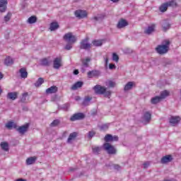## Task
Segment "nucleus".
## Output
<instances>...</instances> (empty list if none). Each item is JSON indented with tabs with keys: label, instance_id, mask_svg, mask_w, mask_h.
Returning <instances> with one entry per match:
<instances>
[{
	"label": "nucleus",
	"instance_id": "obj_1",
	"mask_svg": "<svg viewBox=\"0 0 181 181\" xmlns=\"http://www.w3.org/2000/svg\"><path fill=\"white\" fill-rule=\"evenodd\" d=\"M170 45V41H169V40H165L163 42V45H158L156 48V50L159 53V54H165V53H168Z\"/></svg>",
	"mask_w": 181,
	"mask_h": 181
},
{
	"label": "nucleus",
	"instance_id": "obj_2",
	"mask_svg": "<svg viewBox=\"0 0 181 181\" xmlns=\"http://www.w3.org/2000/svg\"><path fill=\"white\" fill-rule=\"evenodd\" d=\"M93 89L96 94H104L105 97H110V95H111L110 91H107L105 87L100 85H96Z\"/></svg>",
	"mask_w": 181,
	"mask_h": 181
},
{
	"label": "nucleus",
	"instance_id": "obj_3",
	"mask_svg": "<svg viewBox=\"0 0 181 181\" xmlns=\"http://www.w3.org/2000/svg\"><path fill=\"white\" fill-rule=\"evenodd\" d=\"M64 40L67 42V43H76L77 42V37L72 33H68L64 35Z\"/></svg>",
	"mask_w": 181,
	"mask_h": 181
},
{
	"label": "nucleus",
	"instance_id": "obj_4",
	"mask_svg": "<svg viewBox=\"0 0 181 181\" xmlns=\"http://www.w3.org/2000/svg\"><path fill=\"white\" fill-rule=\"evenodd\" d=\"M103 148L105 151L107 152L110 155H114L117 153V149L114 148V146L109 143H105L103 145Z\"/></svg>",
	"mask_w": 181,
	"mask_h": 181
},
{
	"label": "nucleus",
	"instance_id": "obj_5",
	"mask_svg": "<svg viewBox=\"0 0 181 181\" xmlns=\"http://www.w3.org/2000/svg\"><path fill=\"white\" fill-rule=\"evenodd\" d=\"M168 6H176V1L173 0L171 1L162 4L160 6V12H166V11H168Z\"/></svg>",
	"mask_w": 181,
	"mask_h": 181
},
{
	"label": "nucleus",
	"instance_id": "obj_6",
	"mask_svg": "<svg viewBox=\"0 0 181 181\" xmlns=\"http://www.w3.org/2000/svg\"><path fill=\"white\" fill-rule=\"evenodd\" d=\"M75 16L78 18V19H83V18H87V11L83 10H77L75 11Z\"/></svg>",
	"mask_w": 181,
	"mask_h": 181
},
{
	"label": "nucleus",
	"instance_id": "obj_7",
	"mask_svg": "<svg viewBox=\"0 0 181 181\" xmlns=\"http://www.w3.org/2000/svg\"><path fill=\"white\" fill-rule=\"evenodd\" d=\"M91 44L88 43V39L86 38L83 40L81 43V49H85L86 50H88V49H91Z\"/></svg>",
	"mask_w": 181,
	"mask_h": 181
},
{
	"label": "nucleus",
	"instance_id": "obj_8",
	"mask_svg": "<svg viewBox=\"0 0 181 181\" xmlns=\"http://www.w3.org/2000/svg\"><path fill=\"white\" fill-rule=\"evenodd\" d=\"M180 117L179 116H172L170 119V124L175 127V125H177L179 122H180Z\"/></svg>",
	"mask_w": 181,
	"mask_h": 181
},
{
	"label": "nucleus",
	"instance_id": "obj_9",
	"mask_svg": "<svg viewBox=\"0 0 181 181\" xmlns=\"http://www.w3.org/2000/svg\"><path fill=\"white\" fill-rule=\"evenodd\" d=\"M156 28V25L155 24H151L147 28L145 29L144 33H146V35H151V33H153V32H155Z\"/></svg>",
	"mask_w": 181,
	"mask_h": 181
},
{
	"label": "nucleus",
	"instance_id": "obj_10",
	"mask_svg": "<svg viewBox=\"0 0 181 181\" xmlns=\"http://www.w3.org/2000/svg\"><path fill=\"white\" fill-rule=\"evenodd\" d=\"M105 142H112L114 141H118V136H112V135L111 134H107L105 137Z\"/></svg>",
	"mask_w": 181,
	"mask_h": 181
},
{
	"label": "nucleus",
	"instance_id": "obj_11",
	"mask_svg": "<svg viewBox=\"0 0 181 181\" xmlns=\"http://www.w3.org/2000/svg\"><path fill=\"white\" fill-rule=\"evenodd\" d=\"M6 5H8L7 0H0V12L6 11Z\"/></svg>",
	"mask_w": 181,
	"mask_h": 181
},
{
	"label": "nucleus",
	"instance_id": "obj_12",
	"mask_svg": "<svg viewBox=\"0 0 181 181\" xmlns=\"http://www.w3.org/2000/svg\"><path fill=\"white\" fill-rule=\"evenodd\" d=\"M60 67H62V58H55L54 60V69H60Z\"/></svg>",
	"mask_w": 181,
	"mask_h": 181
},
{
	"label": "nucleus",
	"instance_id": "obj_13",
	"mask_svg": "<svg viewBox=\"0 0 181 181\" xmlns=\"http://www.w3.org/2000/svg\"><path fill=\"white\" fill-rule=\"evenodd\" d=\"M125 26H128V21L125 19H121L117 23L118 29H122V28H125Z\"/></svg>",
	"mask_w": 181,
	"mask_h": 181
},
{
	"label": "nucleus",
	"instance_id": "obj_14",
	"mask_svg": "<svg viewBox=\"0 0 181 181\" xmlns=\"http://www.w3.org/2000/svg\"><path fill=\"white\" fill-rule=\"evenodd\" d=\"M84 118V114L77 113L74 115L71 118V121H77V119H83Z\"/></svg>",
	"mask_w": 181,
	"mask_h": 181
},
{
	"label": "nucleus",
	"instance_id": "obj_15",
	"mask_svg": "<svg viewBox=\"0 0 181 181\" xmlns=\"http://www.w3.org/2000/svg\"><path fill=\"white\" fill-rule=\"evenodd\" d=\"M29 128V124H24L20 127L17 130L19 134H23L25 132H28V129Z\"/></svg>",
	"mask_w": 181,
	"mask_h": 181
},
{
	"label": "nucleus",
	"instance_id": "obj_16",
	"mask_svg": "<svg viewBox=\"0 0 181 181\" xmlns=\"http://www.w3.org/2000/svg\"><path fill=\"white\" fill-rule=\"evenodd\" d=\"M161 25L163 28V30L164 32H166V30H169V29H170V24L169 23V21H162Z\"/></svg>",
	"mask_w": 181,
	"mask_h": 181
},
{
	"label": "nucleus",
	"instance_id": "obj_17",
	"mask_svg": "<svg viewBox=\"0 0 181 181\" xmlns=\"http://www.w3.org/2000/svg\"><path fill=\"white\" fill-rule=\"evenodd\" d=\"M4 64L5 66H12V64H13V58L11 57H6L4 59Z\"/></svg>",
	"mask_w": 181,
	"mask_h": 181
},
{
	"label": "nucleus",
	"instance_id": "obj_18",
	"mask_svg": "<svg viewBox=\"0 0 181 181\" xmlns=\"http://www.w3.org/2000/svg\"><path fill=\"white\" fill-rule=\"evenodd\" d=\"M36 160H37V157L33 156V157H29L28 158L26 159V165H33L34 163H36Z\"/></svg>",
	"mask_w": 181,
	"mask_h": 181
},
{
	"label": "nucleus",
	"instance_id": "obj_19",
	"mask_svg": "<svg viewBox=\"0 0 181 181\" xmlns=\"http://www.w3.org/2000/svg\"><path fill=\"white\" fill-rule=\"evenodd\" d=\"M149 121H151V113L148 112H146L143 117V122L144 124H148Z\"/></svg>",
	"mask_w": 181,
	"mask_h": 181
},
{
	"label": "nucleus",
	"instance_id": "obj_20",
	"mask_svg": "<svg viewBox=\"0 0 181 181\" xmlns=\"http://www.w3.org/2000/svg\"><path fill=\"white\" fill-rule=\"evenodd\" d=\"M7 98L9 100H16L18 98V92H10L7 95Z\"/></svg>",
	"mask_w": 181,
	"mask_h": 181
},
{
	"label": "nucleus",
	"instance_id": "obj_21",
	"mask_svg": "<svg viewBox=\"0 0 181 181\" xmlns=\"http://www.w3.org/2000/svg\"><path fill=\"white\" fill-rule=\"evenodd\" d=\"M132 87H135V82H128L124 86V91L132 90Z\"/></svg>",
	"mask_w": 181,
	"mask_h": 181
},
{
	"label": "nucleus",
	"instance_id": "obj_22",
	"mask_svg": "<svg viewBox=\"0 0 181 181\" xmlns=\"http://www.w3.org/2000/svg\"><path fill=\"white\" fill-rule=\"evenodd\" d=\"M57 86H51L50 88L46 90L47 94H54V93H57Z\"/></svg>",
	"mask_w": 181,
	"mask_h": 181
},
{
	"label": "nucleus",
	"instance_id": "obj_23",
	"mask_svg": "<svg viewBox=\"0 0 181 181\" xmlns=\"http://www.w3.org/2000/svg\"><path fill=\"white\" fill-rule=\"evenodd\" d=\"M19 73L21 74V78H28V71H26L25 68H21L19 70Z\"/></svg>",
	"mask_w": 181,
	"mask_h": 181
},
{
	"label": "nucleus",
	"instance_id": "obj_24",
	"mask_svg": "<svg viewBox=\"0 0 181 181\" xmlns=\"http://www.w3.org/2000/svg\"><path fill=\"white\" fill-rule=\"evenodd\" d=\"M172 156L168 155L162 158L161 163H169L172 160Z\"/></svg>",
	"mask_w": 181,
	"mask_h": 181
},
{
	"label": "nucleus",
	"instance_id": "obj_25",
	"mask_svg": "<svg viewBox=\"0 0 181 181\" xmlns=\"http://www.w3.org/2000/svg\"><path fill=\"white\" fill-rule=\"evenodd\" d=\"M76 136H77V133L76 132L71 133L68 138V141H67L68 144H71V141L76 139Z\"/></svg>",
	"mask_w": 181,
	"mask_h": 181
},
{
	"label": "nucleus",
	"instance_id": "obj_26",
	"mask_svg": "<svg viewBox=\"0 0 181 181\" xmlns=\"http://www.w3.org/2000/svg\"><path fill=\"white\" fill-rule=\"evenodd\" d=\"M81 87H83V82L78 81L72 86L71 90H77V88H80Z\"/></svg>",
	"mask_w": 181,
	"mask_h": 181
},
{
	"label": "nucleus",
	"instance_id": "obj_27",
	"mask_svg": "<svg viewBox=\"0 0 181 181\" xmlns=\"http://www.w3.org/2000/svg\"><path fill=\"white\" fill-rule=\"evenodd\" d=\"M163 100L161 98V96H156L153 98H151V104H158V103H160V100Z\"/></svg>",
	"mask_w": 181,
	"mask_h": 181
},
{
	"label": "nucleus",
	"instance_id": "obj_28",
	"mask_svg": "<svg viewBox=\"0 0 181 181\" xmlns=\"http://www.w3.org/2000/svg\"><path fill=\"white\" fill-rule=\"evenodd\" d=\"M49 29L52 31L59 29V24L56 22L52 23L49 25Z\"/></svg>",
	"mask_w": 181,
	"mask_h": 181
},
{
	"label": "nucleus",
	"instance_id": "obj_29",
	"mask_svg": "<svg viewBox=\"0 0 181 181\" xmlns=\"http://www.w3.org/2000/svg\"><path fill=\"white\" fill-rule=\"evenodd\" d=\"M52 63V61H49L47 59H43L40 61L41 66H49Z\"/></svg>",
	"mask_w": 181,
	"mask_h": 181
},
{
	"label": "nucleus",
	"instance_id": "obj_30",
	"mask_svg": "<svg viewBox=\"0 0 181 181\" xmlns=\"http://www.w3.org/2000/svg\"><path fill=\"white\" fill-rule=\"evenodd\" d=\"M6 127L8 128V129H12V128H16V124H15L13 122H8L6 123Z\"/></svg>",
	"mask_w": 181,
	"mask_h": 181
},
{
	"label": "nucleus",
	"instance_id": "obj_31",
	"mask_svg": "<svg viewBox=\"0 0 181 181\" xmlns=\"http://www.w3.org/2000/svg\"><path fill=\"white\" fill-rule=\"evenodd\" d=\"M102 149H103V148L95 146L92 147V151H93V153H95V154L100 153V152H101Z\"/></svg>",
	"mask_w": 181,
	"mask_h": 181
},
{
	"label": "nucleus",
	"instance_id": "obj_32",
	"mask_svg": "<svg viewBox=\"0 0 181 181\" xmlns=\"http://www.w3.org/2000/svg\"><path fill=\"white\" fill-rule=\"evenodd\" d=\"M36 21H37V18H36V16H33L28 19V23H30V24L36 23Z\"/></svg>",
	"mask_w": 181,
	"mask_h": 181
},
{
	"label": "nucleus",
	"instance_id": "obj_33",
	"mask_svg": "<svg viewBox=\"0 0 181 181\" xmlns=\"http://www.w3.org/2000/svg\"><path fill=\"white\" fill-rule=\"evenodd\" d=\"M43 83H45V81L43 80V78H40L35 83V87H40V86H42V84H43Z\"/></svg>",
	"mask_w": 181,
	"mask_h": 181
},
{
	"label": "nucleus",
	"instance_id": "obj_34",
	"mask_svg": "<svg viewBox=\"0 0 181 181\" xmlns=\"http://www.w3.org/2000/svg\"><path fill=\"white\" fill-rule=\"evenodd\" d=\"M170 93L168 90H164L163 92L160 93V95L161 98L163 100V98H166V97H168Z\"/></svg>",
	"mask_w": 181,
	"mask_h": 181
},
{
	"label": "nucleus",
	"instance_id": "obj_35",
	"mask_svg": "<svg viewBox=\"0 0 181 181\" xmlns=\"http://www.w3.org/2000/svg\"><path fill=\"white\" fill-rule=\"evenodd\" d=\"M90 59L88 57L82 60V64L83 67H88V62H90Z\"/></svg>",
	"mask_w": 181,
	"mask_h": 181
},
{
	"label": "nucleus",
	"instance_id": "obj_36",
	"mask_svg": "<svg viewBox=\"0 0 181 181\" xmlns=\"http://www.w3.org/2000/svg\"><path fill=\"white\" fill-rule=\"evenodd\" d=\"M1 146L4 149V151H8L9 149V146L8 145V143H6V142H2L1 144Z\"/></svg>",
	"mask_w": 181,
	"mask_h": 181
},
{
	"label": "nucleus",
	"instance_id": "obj_37",
	"mask_svg": "<svg viewBox=\"0 0 181 181\" xmlns=\"http://www.w3.org/2000/svg\"><path fill=\"white\" fill-rule=\"evenodd\" d=\"M92 43H93V46H96V47L102 46L103 40H94V41H93Z\"/></svg>",
	"mask_w": 181,
	"mask_h": 181
},
{
	"label": "nucleus",
	"instance_id": "obj_38",
	"mask_svg": "<svg viewBox=\"0 0 181 181\" xmlns=\"http://www.w3.org/2000/svg\"><path fill=\"white\" fill-rule=\"evenodd\" d=\"M91 101L90 96H86L83 100V105H88V103Z\"/></svg>",
	"mask_w": 181,
	"mask_h": 181
},
{
	"label": "nucleus",
	"instance_id": "obj_39",
	"mask_svg": "<svg viewBox=\"0 0 181 181\" xmlns=\"http://www.w3.org/2000/svg\"><path fill=\"white\" fill-rule=\"evenodd\" d=\"M108 127H109L108 124H102L100 127V131H107V129H108Z\"/></svg>",
	"mask_w": 181,
	"mask_h": 181
},
{
	"label": "nucleus",
	"instance_id": "obj_40",
	"mask_svg": "<svg viewBox=\"0 0 181 181\" xmlns=\"http://www.w3.org/2000/svg\"><path fill=\"white\" fill-rule=\"evenodd\" d=\"M12 14L11 13H8L7 15L4 17L5 22H9L11 21V17Z\"/></svg>",
	"mask_w": 181,
	"mask_h": 181
},
{
	"label": "nucleus",
	"instance_id": "obj_41",
	"mask_svg": "<svg viewBox=\"0 0 181 181\" xmlns=\"http://www.w3.org/2000/svg\"><path fill=\"white\" fill-rule=\"evenodd\" d=\"M106 85L109 87H115V82L112 81H109L106 83Z\"/></svg>",
	"mask_w": 181,
	"mask_h": 181
},
{
	"label": "nucleus",
	"instance_id": "obj_42",
	"mask_svg": "<svg viewBox=\"0 0 181 181\" xmlns=\"http://www.w3.org/2000/svg\"><path fill=\"white\" fill-rule=\"evenodd\" d=\"M112 60L114 62H118V60H119V57L117 55V54L114 53L112 54Z\"/></svg>",
	"mask_w": 181,
	"mask_h": 181
},
{
	"label": "nucleus",
	"instance_id": "obj_43",
	"mask_svg": "<svg viewBox=\"0 0 181 181\" xmlns=\"http://www.w3.org/2000/svg\"><path fill=\"white\" fill-rule=\"evenodd\" d=\"M94 135H95V132H94V130H92L88 133V138H93Z\"/></svg>",
	"mask_w": 181,
	"mask_h": 181
},
{
	"label": "nucleus",
	"instance_id": "obj_44",
	"mask_svg": "<svg viewBox=\"0 0 181 181\" xmlns=\"http://www.w3.org/2000/svg\"><path fill=\"white\" fill-rule=\"evenodd\" d=\"M59 120H54L52 123H51V127H56L57 125H59Z\"/></svg>",
	"mask_w": 181,
	"mask_h": 181
},
{
	"label": "nucleus",
	"instance_id": "obj_45",
	"mask_svg": "<svg viewBox=\"0 0 181 181\" xmlns=\"http://www.w3.org/2000/svg\"><path fill=\"white\" fill-rule=\"evenodd\" d=\"M74 43H69L68 45H66L65 49L66 50H70V49H71V47H73V46L71 45H73Z\"/></svg>",
	"mask_w": 181,
	"mask_h": 181
},
{
	"label": "nucleus",
	"instance_id": "obj_46",
	"mask_svg": "<svg viewBox=\"0 0 181 181\" xmlns=\"http://www.w3.org/2000/svg\"><path fill=\"white\" fill-rule=\"evenodd\" d=\"M94 74H95V71H90L88 73V76L91 78V77H93V76H94Z\"/></svg>",
	"mask_w": 181,
	"mask_h": 181
},
{
	"label": "nucleus",
	"instance_id": "obj_47",
	"mask_svg": "<svg viewBox=\"0 0 181 181\" xmlns=\"http://www.w3.org/2000/svg\"><path fill=\"white\" fill-rule=\"evenodd\" d=\"M28 97V93H24L23 94V99L22 101H25V100H26V98Z\"/></svg>",
	"mask_w": 181,
	"mask_h": 181
},
{
	"label": "nucleus",
	"instance_id": "obj_48",
	"mask_svg": "<svg viewBox=\"0 0 181 181\" xmlns=\"http://www.w3.org/2000/svg\"><path fill=\"white\" fill-rule=\"evenodd\" d=\"M109 69H110V70H113V69H115V64H110V65H109Z\"/></svg>",
	"mask_w": 181,
	"mask_h": 181
},
{
	"label": "nucleus",
	"instance_id": "obj_49",
	"mask_svg": "<svg viewBox=\"0 0 181 181\" xmlns=\"http://www.w3.org/2000/svg\"><path fill=\"white\" fill-rule=\"evenodd\" d=\"M150 163L149 162H146L143 164V166L145 169H146V168H148V166H149Z\"/></svg>",
	"mask_w": 181,
	"mask_h": 181
},
{
	"label": "nucleus",
	"instance_id": "obj_50",
	"mask_svg": "<svg viewBox=\"0 0 181 181\" xmlns=\"http://www.w3.org/2000/svg\"><path fill=\"white\" fill-rule=\"evenodd\" d=\"M106 66L108 64V56L104 57Z\"/></svg>",
	"mask_w": 181,
	"mask_h": 181
},
{
	"label": "nucleus",
	"instance_id": "obj_51",
	"mask_svg": "<svg viewBox=\"0 0 181 181\" xmlns=\"http://www.w3.org/2000/svg\"><path fill=\"white\" fill-rule=\"evenodd\" d=\"M74 74H75L76 76H77V74H78V69H75L74 71Z\"/></svg>",
	"mask_w": 181,
	"mask_h": 181
},
{
	"label": "nucleus",
	"instance_id": "obj_52",
	"mask_svg": "<svg viewBox=\"0 0 181 181\" xmlns=\"http://www.w3.org/2000/svg\"><path fill=\"white\" fill-rule=\"evenodd\" d=\"M15 181H26V180L22 179V178H19L18 180H16Z\"/></svg>",
	"mask_w": 181,
	"mask_h": 181
},
{
	"label": "nucleus",
	"instance_id": "obj_53",
	"mask_svg": "<svg viewBox=\"0 0 181 181\" xmlns=\"http://www.w3.org/2000/svg\"><path fill=\"white\" fill-rule=\"evenodd\" d=\"M1 78H4V74H2L0 72V80H1Z\"/></svg>",
	"mask_w": 181,
	"mask_h": 181
},
{
	"label": "nucleus",
	"instance_id": "obj_54",
	"mask_svg": "<svg viewBox=\"0 0 181 181\" xmlns=\"http://www.w3.org/2000/svg\"><path fill=\"white\" fill-rule=\"evenodd\" d=\"M110 1H112V2H118L119 0H110Z\"/></svg>",
	"mask_w": 181,
	"mask_h": 181
},
{
	"label": "nucleus",
	"instance_id": "obj_55",
	"mask_svg": "<svg viewBox=\"0 0 181 181\" xmlns=\"http://www.w3.org/2000/svg\"><path fill=\"white\" fill-rule=\"evenodd\" d=\"M94 20H95V21H98V17H95V18H94Z\"/></svg>",
	"mask_w": 181,
	"mask_h": 181
},
{
	"label": "nucleus",
	"instance_id": "obj_56",
	"mask_svg": "<svg viewBox=\"0 0 181 181\" xmlns=\"http://www.w3.org/2000/svg\"><path fill=\"white\" fill-rule=\"evenodd\" d=\"M115 168H116V169H119L120 167H119V165H116Z\"/></svg>",
	"mask_w": 181,
	"mask_h": 181
},
{
	"label": "nucleus",
	"instance_id": "obj_57",
	"mask_svg": "<svg viewBox=\"0 0 181 181\" xmlns=\"http://www.w3.org/2000/svg\"><path fill=\"white\" fill-rule=\"evenodd\" d=\"M2 93V89H1V88H0V94H1Z\"/></svg>",
	"mask_w": 181,
	"mask_h": 181
},
{
	"label": "nucleus",
	"instance_id": "obj_58",
	"mask_svg": "<svg viewBox=\"0 0 181 181\" xmlns=\"http://www.w3.org/2000/svg\"><path fill=\"white\" fill-rule=\"evenodd\" d=\"M76 100H80V98L76 97Z\"/></svg>",
	"mask_w": 181,
	"mask_h": 181
}]
</instances>
